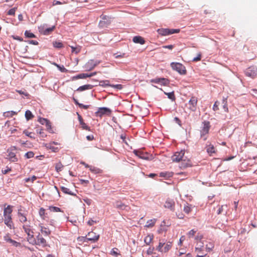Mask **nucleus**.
<instances>
[{
	"label": "nucleus",
	"mask_w": 257,
	"mask_h": 257,
	"mask_svg": "<svg viewBox=\"0 0 257 257\" xmlns=\"http://www.w3.org/2000/svg\"><path fill=\"white\" fill-rule=\"evenodd\" d=\"M172 160L174 162H181L180 167L181 169H185L192 166L190 160L185 156L184 150L176 152L172 156Z\"/></svg>",
	"instance_id": "obj_1"
},
{
	"label": "nucleus",
	"mask_w": 257,
	"mask_h": 257,
	"mask_svg": "<svg viewBox=\"0 0 257 257\" xmlns=\"http://www.w3.org/2000/svg\"><path fill=\"white\" fill-rule=\"evenodd\" d=\"M12 209L11 207L9 205L5 208L4 211V222L9 227L10 229L14 228V224L12 219Z\"/></svg>",
	"instance_id": "obj_2"
},
{
	"label": "nucleus",
	"mask_w": 257,
	"mask_h": 257,
	"mask_svg": "<svg viewBox=\"0 0 257 257\" xmlns=\"http://www.w3.org/2000/svg\"><path fill=\"white\" fill-rule=\"evenodd\" d=\"M210 122L208 121H204L202 122V126L200 128V138L204 141H206L208 136V133L210 128Z\"/></svg>",
	"instance_id": "obj_3"
},
{
	"label": "nucleus",
	"mask_w": 257,
	"mask_h": 257,
	"mask_svg": "<svg viewBox=\"0 0 257 257\" xmlns=\"http://www.w3.org/2000/svg\"><path fill=\"white\" fill-rule=\"evenodd\" d=\"M170 65L172 69L176 71L181 75H185L187 73L185 67L181 63L172 62Z\"/></svg>",
	"instance_id": "obj_4"
},
{
	"label": "nucleus",
	"mask_w": 257,
	"mask_h": 257,
	"mask_svg": "<svg viewBox=\"0 0 257 257\" xmlns=\"http://www.w3.org/2000/svg\"><path fill=\"white\" fill-rule=\"evenodd\" d=\"M23 228L24 230V231L28 235V240L29 241H31V240L33 238V234L34 232L32 229V226L31 225V223L30 221H29L28 222L24 223L23 225Z\"/></svg>",
	"instance_id": "obj_5"
},
{
	"label": "nucleus",
	"mask_w": 257,
	"mask_h": 257,
	"mask_svg": "<svg viewBox=\"0 0 257 257\" xmlns=\"http://www.w3.org/2000/svg\"><path fill=\"white\" fill-rule=\"evenodd\" d=\"M180 29H159L157 30L158 33L161 36H167L175 33H178Z\"/></svg>",
	"instance_id": "obj_6"
},
{
	"label": "nucleus",
	"mask_w": 257,
	"mask_h": 257,
	"mask_svg": "<svg viewBox=\"0 0 257 257\" xmlns=\"http://www.w3.org/2000/svg\"><path fill=\"white\" fill-rule=\"evenodd\" d=\"M244 73L246 76L254 78L257 75V68L250 66L245 70Z\"/></svg>",
	"instance_id": "obj_7"
},
{
	"label": "nucleus",
	"mask_w": 257,
	"mask_h": 257,
	"mask_svg": "<svg viewBox=\"0 0 257 257\" xmlns=\"http://www.w3.org/2000/svg\"><path fill=\"white\" fill-rule=\"evenodd\" d=\"M111 112V110L107 107H99L95 114L96 116L102 117L104 115H109Z\"/></svg>",
	"instance_id": "obj_8"
},
{
	"label": "nucleus",
	"mask_w": 257,
	"mask_h": 257,
	"mask_svg": "<svg viewBox=\"0 0 257 257\" xmlns=\"http://www.w3.org/2000/svg\"><path fill=\"white\" fill-rule=\"evenodd\" d=\"M197 101H198V100H197V97H196L195 96H193L191 98V99H190V100L189 101V102H188V104L189 106V107L191 110H192L193 111H194L196 110Z\"/></svg>",
	"instance_id": "obj_9"
},
{
	"label": "nucleus",
	"mask_w": 257,
	"mask_h": 257,
	"mask_svg": "<svg viewBox=\"0 0 257 257\" xmlns=\"http://www.w3.org/2000/svg\"><path fill=\"white\" fill-rule=\"evenodd\" d=\"M100 63V61L89 60L85 65V67L88 70H92Z\"/></svg>",
	"instance_id": "obj_10"
},
{
	"label": "nucleus",
	"mask_w": 257,
	"mask_h": 257,
	"mask_svg": "<svg viewBox=\"0 0 257 257\" xmlns=\"http://www.w3.org/2000/svg\"><path fill=\"white\" fill-rule=\"evenodd\" d=\"M102 20L99 22V26L100 27L104 28L106 27L110 23L109 18L106 16H101Z\"/></svg>",
	"instance_id": "obj_11"
},
{
	"label": "nucleus",
	"mask_w": 257,
	"mask_h": 257,
	"mask_svg": "<svg viewBox=\"0 0 257 257\" xmlns=\"http://www.w3.org/2000/svg\"><path fill=\"white\" fill-rule=\"evenodd\" d=\"M151 81L155 83H160L164 86H167L169 84V80L165 78H157L152 80Z\"/></svg>",
	"instance_id": "obj_12"
},
{
	"label": "nucleus",
	"mask_w": 257,
	"mask_h": 257,
	"mask_svg": "<svg viewBox=\"0 0 257 257\" xmlns=\"http://www.w3.org/2000/svg\"><path fill=\"white\" fill-rule=\"evenodd\" d=\"M87 239L93 242L97 241L99 239V235L96 234L95 232L92 231L88 232L87 234Z\"/></svg>",
	"instance_id": "obj_13"
},
{
	"label": "nucleus",
	"mask_w": 257,
	"mask_h": 257,
	"mask_svg": "<svg viewBox=\"0 0 257 257\" xmlns=\"http://www.w3.org/2000/svg\"><path fill=\"white\" fill-rule=\"evenodd\" d=\"M8 152V155L7 159H8L10 161L12 162H16L18 161V159L16 157V155L14 152L9 151V150Z\"/></svg>",
	"instance_id": "obj_14"
},
{
	"label": "nucleus",
	"mask_w": 257,
	"mask_h": 257,
	"mask_svg": "<svg viewBox=\"0 0 257 257\" xmlns=\"http://www.w3.org/2000/svg\"><path fill=\"white\" fill-rule=\"evenodd\" d=\"M36 244L42 246H46L47 244L46 240L40 234L37 237Z\"/></svg>",
	"instance_id": "obj_15"
},
{
	"label": "nucleus",
	"mask_w": 257,
	"mask_h": 257,
	"mask_svg": "<svg viewBox=\"0 0 257 257\" xmlns=\"http://www.w3.org/2000/svg\"><path fill=\"white\" fill-rule=\"evenodd\" d=\"M77 114L78 115V118L79 123L81 124L82 128L83 130H87V131H89L90 130V127L88 126H87V124L83 121L82 116L78 112L77 113Z\"/></svg>",
	"instance_id": "obj_16"
},
{
	"label": "nucleus",
	"mask_w": 257,
	"mask_h": 257,
	"mask_svg": "<svg viewBox=\"0 0 257 257\" xmlns=\"http://www.w3.org/2000/svg\"><path fill=\"white\" fill-rule=\"evenodd\" d=\"M134 153L139 158L143 159H148V154L139 150H135Z\"/></svg>",
	"instance_id": "obj_17"
},
{
	"label": "nucleus",
	"mask_w": 257,
	"mask_h": 257,
	"mask_svg": "<svg viewBox=\"0 0 257 257\" xmlns=\"http://www.w3.org/2000/svg\"><path fill=\"white\" fill-rule=\"evenodd\" d=\"M18 218L21 222L23 224L28 222L29 221L27 220L26 214L22 213L20 210L18 212Z\"/></svg>",
	"instance_id": "obj_18"
},
{
	"label": "nucleus",
	"mask_w": 257,
	"mask_h": 257,
	"mask_svg": "<svg viewBox=\"0 0 257 257\" xmlns=\"http://www.w3.org/2000/svg\"><path fill=\"white\" fill-rule=\"evenodd\" d=\"M96 73H97L96 72H94L91 73L90 74L81 73V74H79L78 75H77L76 76V78H78V79H84V78H86L87 77H90L93 76L95 75L96 74Z\"/></svg>",
	"instance_id": "obj_19"
},
{
	"label": "nucleus",
	"mask_w": 257,
	"mask_h": 257,
	"mask_svg": "<svg viewBox=\"0 0 257 257\" xmlns=\"http://www.w3.org/2000/svg\"><path fill=\"white\" fill-rule=\"evenodd\" d=\"M220 107L223 109V111L225 112H228V108L227 107V98H223L222 102H220Z\"/></svg>",
	"instance_id": "obj_20"
},
{
	"label": "nucleus",
	"mask_w": 257,
	"mask_h": 257,
	"mask_svg": "<svg viewBox=\"0 0 257 257\" xmlns=\"http://www.w3.org/2000/svg\"><path fill=\"white\" fill-rule=\"evenodd\" d=\"M114 206L117 209L124 210L127 206L120 201H116L114 203Z\"/></svg>",
	"instance_id": "obj_21"
},
{
	"label": "nucleus",
	"mask_w": 257,
	"mask_h": 257,
	"mask_svg": "<svg viewBox=\"0 0 257 257\" xmlns=\"http://www.w3.org/2000/svg\"><path fill=\"white\" fill-rule=\"evenodd\" d=\"M174 206H175L174 202L172 200H167L165 202V205H164L165 207L170 209L172 210H174Z\"/></svg>",
	"instance_id": "obj_22"
},
{
	"label": "nucleus",
	"mask_w": 257,
	"mask_h": 257,
	"mask_svg": "<svg viewBox=\"0 0 257 257\" xmlns=\"http://www.w3.org/2000/svg\"><path fill=\"white\" fill-rule=\"evenodd\" d=\"M206 151L209 155H212V154L215 153V149L213 145L210 144L206 146Z\"/></svg>",
	"instance_id": "obj_23"
},
{
	"label": "nucleus",
	"mask_w": 257,
	"mask_h": 257,
	"mask_svg": "<svg viewBox=\"0 0 257 257\" xmlns=\"http://www.w3.org/2000/svg\"><path fill=\"white\" fill-rule=\"evenodd\" d=\"M133 42L135 43H139L142 45L145 44V41L141 36H135L133 38Z\"/></svg>",
	"instance_id": "obj_24"
},
{
	"label": "nucleus",
	"mask_w": 257,
	"mask_h": 257,
	"mask_svg": "<svg viewBox=\"0 0 257 257\" xmlns=\"http://www.w3.org/2000/svg\"><path fill=\"white\" fill-rule=\"evenodd\" d=\"M61 191L65 194L70 195L72 196H76V194L73 193L70 190V189L67 187H65L64 186H62L61 187Z\"/></svg>",
	"instance_id": "obj_25"
},
{
	"label": "nucleus",
	"mask_w": 257,
	"mask_h": 257,
	"mask_svg": "<svg viewBox=\"0 0 257 257\" xmlns=\"http://www.w3.org/2000/svg\"><path fill=\"white\" fill-rule=\"evenodd\" d=\"M93 86L91 84H86L83 86H80L78 89L77 91H82L87 89H91Z\"/></svg>",
	"instance_id": "obj_26"
},
{
	"label": "nucleus",
	"mask_w": 257,
	"mask_h": 257,
	"mask_svg": "<svg viewBox=\"0 0 257 257\" xmlns=\"http://www.w3.org/2000/svg\"><path fill=\"white\" fill-rule=\"evenodd\" d=\"M41 232L46 236H48L51 233V231L48 228L42 226H41Z\"/></svg>",
	"instance_id": "obj_27"
},
{
	"label": "nucleus",
	"mask_w": 257,
	"mask_h": 257,
	"mask_svg": "<svg viewBox=\"0 0 257 257\" xmlns=\"http://www.w3.org/2000/svg\"><path fill=\"white\" fill-rule=\"evenodd\" d=\"M156 222V219L149 220L147 222L145 227H146L147 228L152 227L153 226H154L155 225Z\"/></svg>",
	"instance_id": "obj_28"
},
{
	"label": "nucleus",
	"mask_w": 257,
	"mask_h": 257,
	"mask_svg": "<svg viewBox=\"0 0 257 257\" xmlns=\"http://www.w3.org/2000/svg\"><path fill=\"white\" fill-rule=\"evenodd\" d=\"M154 236L153 234H149L145 238L144 241L146 244L149 245L153 240Z\"/></svg>",
	"instance_id": "obj_29"
},
{
	"label": "nucleus",
	"mask_w": 257,
	"mask_h": 257,
	"mask_svg": "<svg viewBox=\"0 0 257 257\" xmlns=\"http://www.w3.org/2000/svg\"><path fill=\"white\" fill-rule=\"evenodd\" d=\"M25 117L27 120L32 119L34 116L31 111L28 110L25 112Z\"/></svg>",
	"instance_id": "obj_30"
},
{
	"label": "nucleus",
	"mask_w": 257,
	"mask_h": 257,
	"mask_svg": "<svg viewBox=\"0 0 257 257\" xmlns=\"http://www.w3.org/2000/svg\"><path fill=\"white\" fill-rule=\"evenodd\" d=\"M63 167V165L60 162L57 163L55 164V170L57 172L61 171Z\"/></svg>",
	"instance_id": "obj_31"
},
{
	"label": "nucleus",
	"mask_w": 257,
	"mask_h": 257,
	"mask_svg": "<svg viewBox=\"0 0 257 257\" xmlns=\"http://www.w3.org/2000/svg\"><path fill=\"white\" fill-rule=\"evenodd\" d=\"M163 248V252H168L171 248L172 247V244L171 242H168L166 244L165 243V245H164Z\"/></svg>",
	"instance_id": "obj_32"
},
{
	"label": "nucleus",
	"mask_w": 257,
	"mask_h": 257,
	"mask_svg": "<svg viewBox=\"0 0 257 257\" xmlns=\"http://www.w3.org/2000/svg\"><path fill=\"white\" fill-rule=\"evenodd\" d=\"M6 240L7 241V242H9L11 243H12L13 245H14L15 246H18V245H20V243L12 239L11 238H9V237H8V238H6Z\"/></svg>",
	"instance_id": "obj_33"
},
{
	"label": "nucleus",
	"mask_w": 257,
	"mask_h": 257,
	"mask_svg": "<svg viewBox=\"0 0 257 257\" xmlns=\"http://www.w3.org/2000/svg\"><path fill=\"white\" fill-rule=\"evenodd\" d=\"M111 84H109V80H102L99 82V85L102 87L110 86Z\"/></svg>",
	"instance_id": "obj_34"
},
{
	"label": "nucleus",
	"mask_w": 257,
	"mask_h": 257,
	"mask_svg": "<svg viewBox=\"0 0 257 257\" xmlns=\"http://www.w3.org/2000/svg\"><path fill=\"white\" fill-rule=\"evenodd\" d=\"M53 64L56 66L59 69V70L62 72H66L67 71V70L63 65L60 66L55 62L53 63Z\"/></svg>",
	"instance_id": "obj_35"
},
{
	"label": "nucleus",
	"mask_w": 257,
	"mask_h": 257,
	"mask_svg": "<svg viewBox=\"0 0 257 257\" xmlns=\"http://www.w3.org/2000/svg\"><path fill=\"white\" fill-rule=\"evenodd\" d=\"M17 112L14 111H9L4 112V115L7 117H12L15 115H17Z\"/></svg>",
	"instance_id": "obj_36"
},
{
	"label": "nucleus",
	"mask_w": 257,
	"mask_h": 257,
	"mask_svg": "<svg viewBox=\"0 0 257 257\" xmlns=\"http://www.w3.org/2000/svg\"><path fill=\"white\" fill-rule=\"evenodd\" d=\"M53 45L54 47L57 48H61L64 47L62 43L59 41H55L53 42Z\"/></svg>",
	"instance_id": "obj_37"
},
{
	"label": "nucleus",
	"mask_w": 257,
	"mask_h": 257,
	"mask_svg": "<svg viewBox=\"0 0 257 257\" xmlns=\"http://www.w3.org/2000/svg\"><path fill=\"white\" fill-rule=\"evenodd\" d=\"M45 125L47 127V131L50 133H54V131L51 126V123L49 120H48V121L46 123Z\"/></svg>",
	"instance_id": "obj_38"
},
{
	"label": "nucleus",
	"mask_w": 257,
	"mask_h": 257,
	"mask_svg": "<svg viewBox=\"0 0 257 257\" xmlns=\"http://www.w3.org/2000/svg\"><path fill=\"white\" fill-rule=\"evenodd\" d=\"M55 29V26H53L51 28L46 29L43 31V34L45 35H49L50 33H51Z\"/></svg>",
	"instance_id": "obj_39"
},
{
	"label": "nucleus",
	"mask_w": 257,
	"mask_h": 257,
	"mask_svg": "<svg viewBox=\"0 0 257 257\" xmlns=\"http://www.w3.org/2000/svg\"><path fill=\"white\" fill-rule=\"evenodd\" d=\"M25 36L27 38H36V36L32 33H31L30 31H26L25 32Z\"/></svg>",
	"instance_id": "obj_40"
},
{
	"label": "nucleus",
	"mask_w": 257,
	"mask_h": 257,
	"mask_svg": "<svg viewBox=\"0 0 257 257\" xmlns=\"http://www.w3.org/2000/svg\"><path fill=\"white\" fill-rule=\"evenodd\" d=\"M23 134L30 138L35 139L34 134L33 133L29 132L28 131L25 130L23 131Z\"/></svg>",
	"instance_id": "obj_41"
},
{
	"label": "nucleus",
	"mask_w": 257,
	"mask_h": 257,
	"mask_svg": "<svg viewBox=\"0 0 257 257\" xmlns=\"http://www.w3.org/2000/svg\"><path fill=\"white\" fill-rule=\"evenodd\" d=\"M196 231V230L193 229L187 233V235L189 238H191L195 235Z\"/></svg>",
	"instance_id": "obj_42"
},
{
	"label": "nucleus",
	"mask_w": 257,
	"mask_h": 257,
	"mask_svg": "<svg viewBox=\"0 0 257 257\" xmlns=\"http://www.w3.org/2000/svg\"><path fill=\"white\" fill-rule=\"evenodd\" d=\"M164 93L166 95H167L168 96V97L169 99H171L172 100H175V96L174 92H169V93L164 92Z\"/></svg>",
	"instance_id": "obj_43"
},
{
	"label": "nucleus",
	"mask_w": 257,
	"mask_h": 257,
	"mask_svg": "<svg viewBox=\"0 0 257 257\" xmlns=\"http://www.w3.org/2000/svg\"><path fill=\"white\" fill-rule=\"evenodd\" d=\"M220 102L219 101H215L213 106V110L215 111L218 110L219 109V106H220Z\"/></svg>",
	"instance_id": "obj_44"
},
{
	"label": "nucleus",
	"mask_w": 257,
	"mask_h": 257,
	"mask_svg": "<svg viewBox=\"0 0 257 257\" xmlns=\"http://www.w3.org/2000/svg\"><path fill=\"white\" fill-rule=\"evenodd\" d=\"M183 210L186 213L189 214L192 211L191 205L185 206Z\"/></svg>",
	"instance_id": "obj_45"
},
{
	"label": "nucleus",
	"mask_w": 257,
	"mask_h": 257,
	"mask_svg": "<svg viewBox=\"0 0 257 257\" xmlns=\"http://www.w3.org/2000/svg\"><path fill=\"white\" fill-rule=\"evenodd\" d=\"M89 169L90 171H91L92 172L94 173L95 174L99 173L100 172V170L99 169L96 168L91 166H90V167H89Z\"/></svg>",
	"instance_id": "obj_46"
},
{
	"label": "nucleus",
	"mask_w": 257,
	"mask_h": 257,
	"mask_svg": "<svg viewBox=\"0 0 257 257\" xmlns=\"http://www.w3.org/2000/svg\"><path fill=\"white\" fill-rule=\"evenodd\" d=\"M71 48L72 49V52L75 53L76 54H78V53H79L81 50L80 47H74L73 46H71Z\"/></svg>",
	"instance_id": "obj_47"
},
{
	"label": "nucleus",
	"mask_w": 257,
	"mask_h": 257,
	"mask_svg": "<svg viewBox=\"0 0 257 257\" xmlns=\"http://www.w3.org/2000/svg\"><path fill=\"white\" fill-rule=\"evenodd\" d=\"M37 177L35 176H33L32 177H29L25 179V182H31V183H33V182L36 180Z\"/></svg>",
	"instance_id": "obj_48"
},
{
	"label": "nucleus",
	"mask_w": 257,
	"mask_h": 257,
	"mask_svg": "<svg viewBox=\"0 0 257 257\" xmlns=\"http://www.w3.org/2000/svg\"><path fill=\"white\" fill-rule=\"evenodd\" d=\"M40 216L43 219H45V210L43 208H41L39 212Z\"/></svg>",
	"instance_id": "obj_49"
},
{
	"label": "nucleus",
	"mask_w": 257,
	"mask_h": 257,
	"mask_svg": "<svg viewBox=\"0 0 257 257\" xmlns=\"http://www.w3.org/2000/svg\"><path fill=\"white\" fill-rule=\"evenodd\" d=\"M165 245L164 242H160L158 246L157 247V249L160 252H163V247Z\"/></svg>",
	"instance_id": "obj_50"
},
{
	"label": "nucleus",
	"mask_w": 257,
	"mask_h": 257,
	"mask_svg": "<svg viewBox=\"0 0 257 257\" xmlns=\"http://www.w3.org/2000/svg\"><path fill=\"white\" fill-rule=\"evenodd\" d=\"M48 119L45 118L40 117L38 119V121L43 125H45L46 123L48 121Z\"/></svg>",
	"instance_id": "obj_51"
},
{
	"label": "nucleus",
	"mask_w": 257,
	"mask_h": 257,
	"mask_svg": "<svg viewBox=\"0 0 257 257\" xmlns=\"http://www.w3.org/2000/svg\"><path fill=\"white\" fill-rule=\"evenodd\" d=\"M118 249L117 248H113L111 249L110 254L115 256H118L119 253L117 252Z\"/></svg>",
	"instance_id": "obj_52"
},
{
	"label": "nucleus",
	"mask_w": 257,
	"mask_h": 257,
	"mask_svg": "<svg viewBox=\"0 0 257 257\" xmlns=\"http://www.w3.org/2000/svg\"><path fill=\"white\" fill-rule=\"evenodd\" d=\"M25 156L28 159L32 158L34 157V153L32 151H30L26 153Z\"/></svg>",
	"instance_id": "obj_53"
},
{
	"label": "nucleus",
	"mask_w": 257,
	"mask_h": 257,
	"mask_svg": "<svg viewBox=\"0 0 257 257\" xmlns=\"http://www.w3.org/2000/svg\"><path fill=\"white\" fill-rule=\"evenodd\" d=\"M17 9V7H15L13 9H10L8 12V15L14 16L15 15V12Z\"/></svg>",
	"instance_id": "obj_54"
},
{
	"label": "nucleus",
	"mask_w": 257,
	"mask_h": 257,
	"mask_svg": "<svg viewBox=\"0 0 257 257\" xmlns=\"http://www.w3.org/2000/svg\"><path fill=\"white\" fill-rule=\"evenodd\" d=\"M67 4V3L65 1L63 2H60V1H53V2H52V6H56V5H62V4Z\"/></svg>",
	"instance_id": "obj_55"
},
{
	"label": "nucleus",
	"mask_w": 257,
	"mask_h": 257,
	"mask_svg": "<svg viewBox=\"0 0 257 257\" xmlns=\"http://www.w3.org/2000/svg\"><path fill=\"white\" fill-rule=\"evenodd\" d=\"M37 133H39L40 134V137L43 138H44L47 137V135L45 133V132H44V130L43 129L41 128L39 131H37Z\"/></svg>",
	"instance_id": "obj_56"
},
{
	"label": "nucleus",
	"mask_w": 257,
	"mask_h": 257,
	"mask_svg": "<svg viewBox=\"0 0 257 257\" xmlns=\"http://www.w3.org/2000/svg\"><path fill=\"white\" fill-rule=\"evenodd\" d=\"M110 87L116 88L118 90H121L123 88L122 85L121 84H111L110 85Z\"/></svg>",
	"instance_id": "obj_57"
},
{
	"label": "nucleus",
	"mask_w": 257,
	"mask_h": 257,
	"mask_svg": "<svg viewBox=\"0 0 257 257\" xmlns=\"http://www.w3.org/2000/svg\"><path fill=\"white\" fill-rule=\"evenodd\" d=\"M50 209L51 211L54 212H61V209L57 207L52 206L50 207Z\"/></svg>",
	"instance_id": "obj_58"
},
{
	"label": "nucleus",
	"mask_w": 257,
	"mask_h": 257,
	"mask_svg": "<svg viewBox=\"0 0 257 257\" xmlns=\"http://www.w3.org/2000/svg\"><path fill=\"white\" fill-rule=\"evenodd\" d=\"M201 54L200 53H198L197 56L193 59V61L197 62L201 60Z\"/></svg>",
	"instance_id": "obj_59"
},
{
	"label": "nucleus",
	"mask_w": 257,
	"mask_h": 257,
	"mask_svg": "<svg viewBox=\"0 0 257 257\" xmlns=\"http://www.w3.org/2000/svg\"><path fill=\"white\" fill-rule=\"evenodd\" d=\"M224 206V205H221V206H218L219 208H218V209L217 212L218 214H220L222 213Z\"/></svg>",
	"instance_id": "obj_60"
},
{
	"label": "nucleus",
	"mask_w": 257,
	"mask_h": 257,
	"mask_svg": "<svg viewBox=\"0 0 257 257\" xmlns=\"http://www.w3.org/2000/svg\"><path fill=\"white\" fill-rule=\"evenodd\" d=\"M97 222L96 221H95V220H93V219H90L88 222H87V224L90 225V226H91L92 225L94 224V223H96Z\"/></svg>",
	"instance_id": "obj_61"
},
{
	"label": "nucleus",
	"mask_w": 257,
	"mask_h": 257,
	"mask_svg": "<svg viewBox=\"0 0 257 257\" xmlns=\"http://www.w3.org/2000/svg\"><path fill=\"white\" fill-rule=\"evenodd\" d=\"M163 48H165V49H168L170 50H172L174 48V46L173 45H165V46H163Z\"/></svg>",
	"instance_id": "obj_62"
},
{
	"label": "nucleus",
	"mask_w": 257,
	"mask_h": 257,
	"mask_svg": "<svg viewBox=\"0 0 257 257\" xmlns=\"http://www.w3.org/2000/svg\"><path fill=\"white\" fill-rule=\"evenodd\" d=\"M79 107L80 108H83L85 109H87L89 107V105H84V104L81 103L80 104H79Z\"/></svg>",
	"instance_id": "obj_63"
},
{
	"label": "nucleus",
	"mask_w": 257,
	"mask_h": 257,
	"mask_svg": "<svg viewBox=\"0 0 257 257\" xmlns=\"http://www.w3.org/2000/svg\"><path fill=\"white\" fill-rule=\"evenodd\" d=\"M154 247H153V248H151V247H150V248L147 250V253H148V254H152V253H153V251H154Z\"/></svg>",
	"instance_id": "obj_64"
}]
</instances>
